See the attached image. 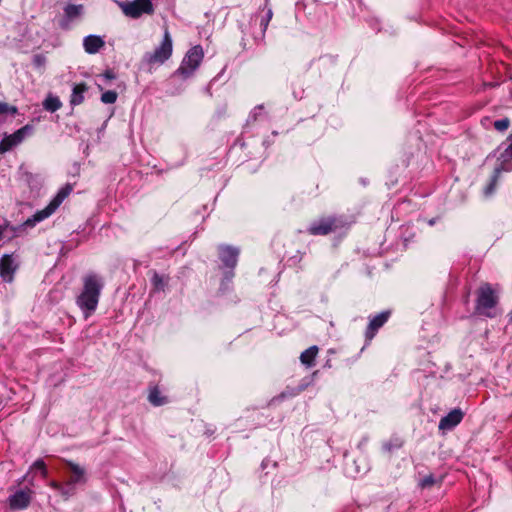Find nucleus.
I'll return each instance as SVG.
<instances>
[{
  "mask_svg": "<svg viewBox=\"0 0 512 512\" xmlns=\"http://www.w3.org/2000/svg\"><path fill=\"white\" fill-rule=\"evenodd\" d=\"M76 492L75 486L73 484H70L69 481H67L65 484H62V489L59 490V493L65 498L68 499L71 496H73Z\"/></svg>",
  "mask_w": 512,
  "mask_h": 512,
  "instance_id": "25",
  "label": "nucleus"
},
{
  "mask_svg": "<svg viewBox=\"0 0 512 512\" xmlns=\"http://www.w3.org/2000/svg\"><path fill=\"white\" fill-rule=\"evenodd\" d=\"M87 91V86L84 83L74 85L70 97V104L72 106L80 105L84 101V94Z\"/></svg>",
  "mask_w": 512,
  "mask_h": 512,
  "instance_id": "20",
  "label": "nucleus"
},
{
  "mask_svg": "<svg viewBox=\"0 0 512 512\" xmlns=\"http://www.w3.org/2000/svg\"><path fill=\"white\" fill-rule=\"evenodd\" d=\"M105 46L104 39L99 35L90 34L83 39V48L88 54H96Z\"/></svg>",
  "mask_w": 512,
  "mask_h": 512,
  "instance_id": "17",
  "label": "nucleus"
},
{
  "mask_svg": "<svg viewBox=\"0 0 512 512\" xmlns=\"http://www.w3.org/2000/svg\"><path fill=\"white\" fill-rule=\"evenodd\" d=\"M34 130V127L30 124H26L20 129L16 130L14 133L10 135H6L0 141V153H6L11 150L13 147L20 144L27 136L31 135Z\"/></svg>",
  "mask_w": 512,
  "mask_h": 512,
  "instance_id": "10",
  "label": "nucleus"
},
{
  "mask_svg": "<svg viewBox=\"0 0 512 512\" xmlns=\"http://www.w3.org/2000/svg\"><path fill=\"white\" fill-rule=\"evenodd\" d=\"M32 494L29 488L17 490L8 498L9 507L13 510L26 509L30 505Z\"/></svg>",
  "mask_w": 512,
  "mask_h": 512,
  "instance_id": "12",
  "label": "nucleus"
},
{
  "mask_svg": "<svg viewBox=\"0 0 512 512\" xmlns=\"http://www.w3.org/2000/svg\"><path fill=\"white\" fill-rule=\"evenodd\" d=\"M262 111H263V106L262 105H259V106H256L249 114L248 116V119H247V123H251V122H255L258 120V118L261 116L262 114Z\"/></svg>",
  "mask_w": 512,
  "mask_h": 512,
  "instance_id": "28",
  "label": "nucleus"
},
{
  "mask_svg": "<svg viewBox=\"0 0 512 512\" xmlns=\"http://www.w3.org/2000/svg\"><path fill=\"white\" fill-rule=\"evenodd\" d=\"M265 2L267 3V2H268V0H265Z\"/></svg>",
  "mask_w": 512,
  "mask_h": 512,
  "instance_id": "40",
  "label": "nucleus"
},
{
  "mask_svg": "<svg viewBox=\"0 0 512 512\" xmlns=\"http://www.w3.org/2000/svg\"><path fill=\"white\" fill-rule=\"evenodd\" d=\"M31 469H35V470L39 471L43 478H46L48 475L46 464L42 459H37L33 463Z\"/></svg>",
  "mask_w": 512,
  "mask_h": 512,
  "instance_id": "27",
  "label": "nucleus"
},
{
  "mask_svg": "<svg viewBox=\"0 0 512 512\" xmlns=\"http://www.w3.org/2000/svg\"><path fill=\"white\" fill-rule=\"evenodd\" d=\"M9 227H10L9 223L0 225V240L3 238L4 232L6 231V229Z\"/></svg>",
  "mask_w": 512,
  "mask_h": 512,
  "instance_id": "35",
  "label": "nucleus"
},
{
  "mask_svg": "<svg viewBox=\"0 0 512 512\" xmlns=\"http://www.w3.org/2000/svg\"><path fill=\"white\" fill-rule=\"evenodd\" d=\"M498 296L489 283L482 284L477 290L475 311L482 316L493 318L496 316L495 308Z\"/></svg>",
  "mask_w": 512,
  "mask_h": 512,
  "instance_id": "5",
  "label": "nucleus"
},
{
  "mask_svg": "<svg viewBox=\"0 0 512 512\" xmlns=\"http://www.w3.org/2000/svg\"><path fill=\"white\" fill-rule=\"evenodd\" d=\"M348 223L343 216H328L312 221L306 231L309 235L325 236L346 228Z\"/></svg>",
  "mask_w": 512,
  "mask_h": 512,
  "instance_id": "6",
  "label": "nucleus"
},
{
  "mask_svg": "<svg viewBox=\"0 0 512 512\" xmlns=\"http://www.w3.org/2000/svg\"><path fill=\"white\" fill-rule=\"evenodd\" d=\"M366 443H367V438H363V439L360 441V443L358 444V447H359V448H362V447H364V446L366 445Z\"/></svg>",
  "mask_w": 512,
  "mask_h": 512,
  "instance_id": "37",
  "label": "nucleus"
},
{
  "mask_svg": "<svg viewBox=\"0 0 512 512\" xmlns=\"http://www.w3.org/2000/svg\"><path fill=\"white\" fill-rule=\"evenodd\" d=\"M122 13L131 19H139L142 15H152L155 11L152 1L149 0H132V1H116Z\"/></svg>",
  "mask_w": 512,
  "mask_h": 512,
  "instance_id": "9",
  "label": "nucleus"
},
{
  "mask_svg": "<svg viewBox=\"0 0 512 512\" xmlns=\"http://www.w3.org/2000/svg\"><path fill=\"white\" fill-rule=\"evenodd\" d=\"M104 285L103 277L95 272H89L82 277V288L75 302L85 319L97 310Z\"/></svg>",
  "mask_w": 512,
  "mask_h": 512,
  "instance_id": "1",
  "label": "nucleus"
},
{
  "mask_svg": "<svg viewBox=\"0 0 512 512\" xmlns=\"http://www.w3.org/2000/svg\"><path fill=\"white\" fill-rule=\"evenodd\" d=\"M66 463L72 472V476L68 480L70 484H73L74 486L78 484H85L87 482L85 469L72 461H66Z\"/></svg>",
  "mask_w": 512,
  "mask_h": 512,
  "instance_id": "18",
  "label": "nucleus"
},
{
  "mask_svg": "<svg viewBox=\"0 0 512 512\" xmlns=\"http://www.w3.org/2000/svg\"><path fill=\"white\" fill-rule=\"evenodd\" d=\"M148 401L153 406H162L167 403V398L163 396L157 386L149 388Z\"/></svg>",
  "mask_w": 512,
  "mask_h": 512,
  "instance_id": "22",
  "label": "nucleus"
},
{
  "mask_svg": "<svg viewBox=\"0 0 512 512\" xmlns=\"http://www.w3.org/2000/svg\"><path fill=\"white\" fill-rule=\"evenodd\" d=\"M204 58L203 48L200 45L191 47L183 57L180 66L172 74L170 80L181 77L183 80L190 78L200 66Z\"/></svg>",
  "mask_w": 512,
  "mask_h": 512,
  "instance_id": "4",
  "label": "nucleus"
},
{
  "mask_svg": "<svg viewBox=\"0 0 512 512\" xmlns=\"http://www.w3.org/2000/svg\"><path fill=\"white\" fill-rule=\"evenodd\" d=\"M318 371H314L312 374L305 376L301 379L297 387H287L280 395L279 398L284 399L287 397H294L304 391L306 388L314 384L315 378Z\"/></svg>",
  "mask_w": 512,
  "mask_h": 512,
  "instance_id": "15",
  "label": "nucleus"
},
{
  "mask_svg": "<svg viewBox=\"0 0 512 512\" xmlns=\"http://www.w3.org/2000/svg\"><path fill=\"white\" fill-rule=\"evenodd\" d=\"M273 12L271 8H268L265 15H262L259 19L258 15H254L251 17L250 25H256L259 20V28L256 32L253 33V40L256 45H261L264 42L265 39V33L267 30V27L272 19Z\"/></svg>",
  "mask_w": 512,
  "mask_h": 512,
  "instance_id": "11",
  "label": "nucleus"
},
{
  "mask_svg": "<svg viewBox=\"0 0 512 512\" xmlns=\"http://www.w3.org/2000/svg\"><path fill=\"white\" fill-rule=\"evenodd\" d=\"M389 316V311H383L370 319L365 332V337L367 341L370 342L375 337L378 330L388 321Z\"/></svg>",
  "mask_w": 512,
  "mask_h": 512,
  "instance_id": "13",
  "label": "nucleus"
},
{
  "mask_svg": "<svg viewBox=\"0 0 512 512\" xmlns=\"http://www.w3.org/2000/svg\"><path fill=\"white\" fill-rule=\"evenodd\" d=\"M435 222H436V219H431V220H429L428 224L432 226L435 224Z\"/></svg>",
  "mask_w": 512,
  "mask_h": 512,
  "instance_id": "38",
  "label": "nucleus"
},
{
  "mask_svg": "<svg viewBox=\"0 0 512 512\" xmlns=\"http://www.w3.org/2000/svg\"><path fill=\"white\" fill-rule=\"evenodd\" d=\"M173 52V42L171 35L167 29L164 31L163 39L159 46H157L153 52H147L144 55L143 60L149 64H163L166 62L172 55Z\"/></svg>",
  "mask_w": 512,
  "mask_h": 512,
  "instance_id": "8",
  "label": "nucleus"
},
{
  "mask_svg": "<svg viewBox=\"0 0 512 512\" xmlns=\"http://www.w3.org/2000/svg\"><path fill=\"white\" fill-rule=\"evenodd\" d=\"M18 268L17 263L10 254H5L0 259V276L5 282H11Z\"/></svg>",
  "mask_w": 512,
  "mask_h": 512,
  "instance_id": "14",
  "label": "nucleus"
},
{
  "mask_svg": "<svg viewBox=\"0 0 512 512\" xmlns=\"http://www.w3.org/2000/svg\"><path fill=\"white\" fill-rule=\"evenodd\" d=\"M498 154L497 164L489 184L484 189V195L490 197L496 188L498 178L502 172L512 171V135L507 142L502 143L496 150Z\"/></svg>",
  "mask_w": 512,
  "mask_h": 512,
  "instance_id": "3",
  "label": "nucleus"
},
{
  "mask_svg": "<svg viewBox=\"0 0 512 512\" xmlns=\"http://www.w3.org/2000/svg\"><path fill=\"white\" fill-rule=\"evenodd\" d=\"M509 125H510V121L508 118H502V119L496 120L494 122V128L500 132L507 130Z\"/></svg>",
  "mask_w": 512,
  "mask_h": 512,
  "instance_id": "29",
  "label": "nucleus"
},
{
  "mask_svg": "<svg viewBox=\"0 0 512 512\" xmlns=\"http://www.w3.org/2000/svg\"><path fill=\"white\" fill-rule=\"evenodd\" d=\"M318 354V347L313 345L308 349L304 350L300 355V361L303 365L310 368L315 365V359Z\"/></svg>",
  "mask_w": 512,
  "mask_h": 512,
  "instance_id": "21",
  "label": "nucleus"
},
{
  "mask_svg": "<svg viewBox=\"0 0 512 512\" xmlns=\"http://www.w3.org/2000/svg\"><path fill=\"white\" fill-rule=\"evenodd\" d=\"M17 111H18L17 107L10 106L6 102H1L0 101V114L10 113V114L14 115V114L17 113Z\"/></svg>",
  "mask_w": 512,
  "mask_h": 512,
  "instance_id": "30",
  "label": "nucleus"
},
{
  "mask_svg": "<svg viewBox=\"0 0 512 512\" xmlns=\"http://www.w3.org/2000/svg\"><path fill=\"white\" fill-rule=\"evenodd\" d=\"M32 63L36 68H42L46 64V57L43 54H36L32 58Z\"/></svg>",
  "mask_w": 512,
  "mask_h": 512,
  "instance_id": "31",
  "label": "nucleus"
},
{
  "mask_svg": "<svg viewBox=\"0 0 512 512\" xmlns=\"http://www.w3.org/2000/svg\"><path fill=\"white\" fill-rule=\"evenodd\" d=\"M435 482V477L432 474H429L420 481V486L421 488L431 487L435 484Z\"/></svg>",
  "mask_w": 512,
  "mask_h": 512,
  "instance_id": "32",
  "label": "nucleus"
},
{
  "mask_svg": "<svg viewBox=\"0 0 512 512\" xmlns=\"http://www.w3.org/2000/svg\"><path fill=\"white\" fill-rule=\"evenodd\" d=\"M102 77L107 81H111L116 78V75L113 72V70L108 69V70L104 71V73L102 74Z\"/></svg>",
  "mask_w": 512,
  "mask_h": 512,
  "instance_id": "33",
  "label": "nucleus"
},
{
  "mask_svg": "<svg viewBox=\"0 0 512 512\" xmlns=\"http://www.w3.org/2000/svg\"><path fill=\"white\" fill-rule=\"evenodd\" d=\"M169 278L164 275H160L157 272H153L151 277V284L155 291H163L168 283Z\"/></svg>",
  "mask_w": 512,
  "mask_h": 512,
  "instance_id": "24",
  "label": "nucleus"
},
{
  "mask_svg": "<svg viewBox=\"0 0 512 512\" xmlns=\"http://www.w3.org/2000/svg\"><path fill=\"white\" fill-rule=\"evenodd\" d=\"M49 486L52 489L56 490L57 492H59V490L62 489V484L57 481H51Z\"/></svg>",
  "mask_w": 512,
  "mask_h": 512,
  "instance_id": "34",
  "label": "nucleus"
},
{
  "mask_svg": "<svg viewBox=\"0 0 512 512\" xmlns=\"http://www.w3.org/2000/svg\"><path fill=\"white\" fill-rule=\"evenodd\" d=\"M242 46L244 49H248V43H247V39L245 37L242 38ZM249 48H251V46H249Z\"/></svg>",
  "mask_w": 512,
  "mask_h": 512,
  "instance_id": "36",
  "label": "nucleus"
},
{
  "mask_svg": "<svg viewBox=\"0 0 512 512\" xmlns=\"http://www.w3.org/2000/svg\"><path fill=\"white\" fill-rule=\"evenodd\" d=\"M509 316H510V321H512V312L509 314Z\"/></svg>",
  "mask_w": 512,
  "mask_h": 512,
  "instance_id": "39",
  "label": "nucleus"
},
{
  "mask_svg": "<svg viewBox=\"0 0 512 512\" xmlns=\"http://www.w3.org/2000/svg\"><path fill=\"white\" fill-rule=\"evenodd\" d=\"M73 190V186L69 183L61 187L57 194L51 199L49 204L42 210L36 211L31 217H29L23 224L19 226H11L10 229L14 235H19L20 232L25 228H32L36 224L44 221L50 217L62 204V202L70 195Z\"/></svg>",
  "mask_w": 512,
  "mask_h": 512,
  "instance_id": "2",
  "label": "nucleus"
},
{
  "mask_svg": "<svg viewBox=\"0 0 512 512\" xmlns=\"http://www.w3.org/2000/svg\"><path fill=\"white\" fill-rule=\"evenodd\" d=\"M117 93L113 90H107L102 93L101 95V101L104 104H114L117 100Z\"/></svg>",
  "mask_w": 512,
  "mask_h": 512,
  "instance_id": "26",
  "label": "nucleus"
},
{
  "mask_svg": "<svg viewBox=\"0 0 512 512\" xmlns=\"http://www.w3.org/2000/svg\"><path fill=\"white\" fill-rule=\"evenodd\" d=\"M463 417L464 414L461 409H453L440 419L438 428L443 431L452 430L462 421Z\"/></svg>",
  "mask_w": 512,
  "mask_h": 512,
  "instance_id": "16",
  "label": "nucleus"
},
{
  "mask_svg": "<svg viewBox=\"0 0 512 512\" xmlns=\"http://www.w3.org/2000/svg\"><path fill=\"white\" fill-rule=\"evenodd\" d=\"M219 258L222 262V268L227 270L224 273V277L221 284V289H227L228 284L232 282L234 277V269L238 262L239 249L230 245H220L218 247Z\"/></svg>",
  "mask_w": 512,
  "mask_h": 512,
  "instance_id": "7",
  "label": "nucleus"
},
{
  "mask_svg": "<svg viewBox=\"0 0 512 512\" xmlns=\"http://www.w3.org/2000/svg\"><path fill=\"white\" fill-rule=\"evenodd\" d=\"M62 106L59 97L49 94L43 101V108L49 112H56Z\"/></svg>",
  "mask_w": 512,
  "mask_h": 512,
  "instance_id": "23",
  "label": "nucleus"
},
{
  "mask_svg": "<svg viewBox=\"0 0 512 512\" xmlns=\"http://www.w3.org/2000/svg\"><path fill=\"white\" fill-rule=\"evenodd\" d=\"M83 5L82 4H68L64 7V20L63 21H73L74 19L80 17L83 13ZM64 22L61 23V27H65Z\"/></svg>",
  "mask_w": 512,
  "mask_h": 512,
  "instance_id": "19",
  "label": "nucleus"
}]
</instances>
